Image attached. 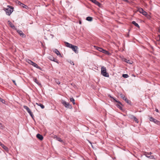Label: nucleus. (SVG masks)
Instances as JSON below:
<instances>
[{"label":"nucleus","mask_w":160,"mask_h":160,"mask_svg":"<svg viewBox=\"0 0 160 160\" xmlns=\"http://www.w3.org/2000/svg\"><path fill=\"white\" fill-rule=\"evenodd\" d=\"M132 23L135 26L137 27L138 28H139V25L135 21H133L132 22Z\"/></svg>","instance_id":"nucleus-21"},{"label":"nucleus","mask_w":160,"mask_h":160,"mask_svg":"<svg viewBox=\"0 0 160 160\" xmlns=\"http://www.w3.org/2000/svg\"><path fill=\"white\" fill-rule=\"evenodd\" d=\"M53 51L57 55H59L61 56V54L60 52L59 51L58 49H54Z\"/></svg>","instance_id":"nucleus-15"},{"label":"nucleus","mask_w":160,"mask_h":160,"mask_svg":"<svg viewBox=\"0 0 160 160\" xmlns=\"http://www.w3.org/2000/svg\"><path fill=\"white\" fill-rule=\"evenodd\" d=\"M72 50L74 51V52L76 53H77L78 52V48L77 46L73 45L72 46V47H71V48Z\"/></svg>","instance_id":"nucleus-6"},{"label":"nucleus","mask_w":160,"mask_h":160,"mask_svg":"<svg viewBox=\"0 0 160 160\" xmlns=\"http://www.w3.org/2000/svg\"><path fill=\"white\" fill-rule=\"evenodd\" d=\"M102 52L108 55H110L111 54L109 52L104 49Z\"/></svg>","instance_id":"nucleus-19"},{"label":"nucleus","mask_w":160,"mask_h":160,"mask_svg":"<svg viewBox=\"0 0 160 160\" xmlns=\"http://www.w3.org/2000/svg\"><path fill=\"white\" fill-rule=\"evenodd\" d=\"M26 61L27 62H28V63H29L30 64L32 65L33 67L37 68L38 69L40 70L41 69V68L38 66V65L36 63H34L31 60H29V59H28L26 60Z\"/></svg>","instance_id":"nucleus-3"},{"label":"nucleus","mask_w":160,"mask_h":160,"mask_svg":"<svg viewBox=\"0 0 160 160\" xmlns=\"http://www.w3.org/2000/svg\"><path fill=\"white\" fill-rule=\"evenodd\" d=\"M61 103L65 108L69 109L72 108V107L71 105L64 100H62Z\"/></svg>","instance_id":"nucleus-4"},{"label":"nucleus","mask_w":160,"mask_h":160,"mask_svg":"<svg viewBox=\"0 0 160 160\" xmlns=\"http://www.w3.org/2000/svg\"><path fill=\"white\" fill-rule=\"evenodd\" d=\"M132 118L133 119L135 122H136L138 123V119L134 116H132Z\"/></svg>","instance_id":"nucleus-22"},{"label":"nucleus","mask_w":160,"mask_h":160,"mask_svg":"<svg viewBox=\"0 0 160 160\" xmlns=\"http://www.w3.org/2000/svg\"><path fill=\"white\" fill-rule=\"evenodd\" d=\"M30 115L32 117V118L33 119V118H34V116H33V115L32 113V114H30Z\"/></svg>","instance_id":"nucleus-38"},{"label":"nucleus","mask_w":160,"mask_h":160,"mask_svg":"<svg viewBox=\"0 0 160 160\" xmlns=\"http://www.w3.org/2000/svg\"><path fill=\"white\" fill-rule=\"evenodd\" d=\"M152 154V153L151 152H148V155H151Z\"/></svg>","instance_id":"nucleus-46"},{"label":"nucleus","mask_w":160,"mask_h":160,"mask_svg":"<svg viewBox=\"0 0 160 160\" xmlns=\"http://www.w3.org/2000/svg\"><path fill=\"white\" fill-rule=\"evenodd\" d=\"M54 138H55L57 140L60 142H63V141L62 140L61 138L58 137L57 135H54L53 137Z\"/></svg>","instance_id":"nucleus-11"},{"label":"nucleus","mask_w":160,"mask_h":160,"mask_svg":"<svg viewBox=\"0 0 160 160\" xmlns=\"http://www.w3.org/2000/svg\"><path fill=\"white\" fill-rule=\"evenodd\" d=\"M94 47L97 50L100 52H102L103 50V49L102 48L96 46H94Z\"/></svg>","instance_id":"nucleus-13"},{"label":"nucleus","mask_w":160,"mask_h":160,"mask_svg":"<svg viewBox=\"0 0 160 160\" xmlns=\"http://www.w3.org/2000/svg\"><path fill=\"white\" fill-rule=\"evenodd\" d=\"M86 20L89 21H91L92 20V18L91 17H88L86 18Z\"/></svg>","instance_id":"nucleus-25"},{"label":"nucleus","mask_w":160,"mask_h":160,"mask_svg":"<svg viewBox=\"0 0 160 160\" xmlns=\"http://www.w3.org/2000/svg\"><path fill=\"white\" fill-rule=\"evenodd\" d=\"M148 158H150V159H155L153 155H151L149 156L148 157Z\"/></svg>","instance_id":"nucleus-34"},{"label":"nucleus","mask_w":160,"mask_h":160,"mask_svg":"<svg viewBox=\"0 0 160 160\" xmlns=\"http://www.w3.org/2000/svg\"><path fill=\"white\" fill-rule=\"evenodd\" d=\"M120 105H117V107L121 110H122V107Z\"/></svg>","instance_id":"nucleus-33"},{"label":"nucleus","mask_w":160,"mask_h":160,"mask_svg":"<svg viewBox=\"0 0 160 160\" xmlns=\"http://www.w3.org/2000/svg\"><path fill=\"white\" fill-rule=\"evenodd\" d=\"M37 138L40 140H43V138L42 135L38 133L36 135Z\"/></svg>","instance_id":"nucleus-10"},{"label":"nucleus","mask_w":160,"mask_h":160,"mask_svg":"<svg viewBox=\"0 0 160 160\" xmlns=\"http://www.w3.org/2000/svg\"><path fill=\"white\" fill-rule=\"evenodd\" d=\"M56 82L58 84H59L60 83V82L58 80L56 81Z\"/></svg>","instance_id":"nucleus-37"},{"label":"nucleus","mask_w":160,"mask_h":160,"mask_svg":"<svg viewBox=\"0 0 160 160\" xmlns=\"http://www.w3.org/2000/svg\"><path fill=\"white\" fill-rule=\"evenodd\" d=\"M29 115L32 114V112H31V111H30V112H28Z\"/></svg>","instance_id":"nucleus-47"},{"label":"nucleus","mask_w":160,"mask_h":160,"mask_svg":"<svg viewBox=\"0 0 160 160\" xmlns=\"http://www.w3.org/2000/svg\"><path fill=\"white\" fill-rule=\"evenodd\" d=\"M122 77L124 78H127L129 77V76L128 74H123L122 75Z\"/></svg>","instance_id":"nucleus-30"},{"label":"nucleus","mask_w":160,"mask_h":160,"mask_svg":"<svg viewBox=\"0 0 160 160\" xmlns=\"http://www.w3.org/2000/svg\"><path fill=\"white\" fill-rule=\"evenodd\" d=\"M122 1H124V2H129V1L128 0H122Z\"/></svg>","instance_id":"nucleus-39"},{"label":"nucleus","mask_w":160,"mask_h":160,"mask_svg":"<svg viewBox=\"0 0 160 160\" xmlns=\"http://www.w3.org/2000/svg\"><path fill=\"white\" fill-rule=\"evenodd\" d=\"M113 100L115 102H118V103L119 104H120V105H122V104L119 101H117L116 99V98H115L114 97H113L112 98Z\"/></svg>","instance_id":"nucleus-24"},{"label":"nucleus","mask_w":160,"mask_h":160,"mask_svg":"<svg viewBox=\"0 0 160 160\" xmlns=\"http://www.w3.org/2000/svg\"><path fill=\"white\" fill-rule=\"evenodd\" d=\"M154 122L155 123H156V124H158V123H159L160 122L158 121V120L155 119V121L154 122Z\"/></svg>","instance_id":"nucleus-35"},{"label":"nucleus","mask_w":160,"mask_h":160,"mask_svg":"<svg viewBox=\"0 0 160 160\" xmlns=\"http://www.w3.org/2000/svg\"><path fill=\"white\" fill-rule=\"evenodd\" d=\"M12 81L13 82L14 84L15 85H16V82H15V80H12Z\"/></svg>","instance_id":"nucleus-40"},{"label":"nucleus","mask_w":160,"mask_h":160,"mask_svg":"<svg viewBox=\"0 0 160 160\" xmlns=\"http://www.w3.org/2000/svg\"><path fill=\"white\" fill-rule=\"evenodd\" d=\"M8 22L10 27H11L12 29H15L16 30H17V29L15 28V26L13 25V24L11 22H10V21H8Z\"/></svg>","instance_id":"nucleus-9"},{"label":"nucleus","mask_w":160,"mask_h":160,"mask_svg":"<svg viewBox=\"0 0 160 160\" xmlns=\"http://www.w3.org/2000/svg\"><path fill=\"white\" fill-rule=\"evenodd\" d=\"M0 101H1L3 103H4V102H5V101L2 99Z\"/></svg>","instance_id":"nucleus-41"},{"label":"nucleus","mask_w":160,"mask_h":160,"mask_svg":"<svg viewBox=\"0 0 160 160\" xmlns=\"http://www.w3.org/2000/svg\"><path fill=\"white\" fill-rule=\"evenodd\" d=\"M23 107V108L27 110L28 112H30V111H31L29 108L28 106H24Z\"/></svg>","instance_id":"nucleus-17"},{"label":"nucleus","mask_w":160,"mask_h":160,"mask_svg":"<svg viewBox=\"0 0 160 160\" xmlns=\"http://www.w3.org/2000/svg\"><path fill=\"white\" fill-rule=\"evenodd\" d=\"M113 100L115 102H118V103L119 104H120V105H122V104L119 101H117L116 99V98H115L114 97H113L112 98Z\"/></svg>","instance_id":"nucleus-23"},{"label":"nucleus","mask_w":160,"mask_h":160,"mask_svg":"<svg viewBox=\"0 0 160 160\" xmlns=\"http://www.w3.org/2000/svg\"><path fill=\"white\" fill-rule=\"evenodd\" d=\"M48 58L50 60L55 62L58 64L59 63L58 60L54 58L52 56H49Z\"/></svg>","instance_id":"nucleus-7"},{"label":"nucleus","mask_w":160,"mask_h":160,"mask_svg":"<svg viewBox=\"0 0 160 160\" xmlns=\"http://www.w3.org/2000/svg\"><path fill=\"white\" fill-rule=\"evenodd\" d=\"M120 96H121V98L124 100L128 104H130L131 102L128 99H127L126 98L125 96L123 95L122 94H121L120 95Z\"/></svg>","instance_id":"nucleus-5"},{"label":"nucleus","mask_w":160,"mask_h":160,"mask_svg":"<svg viewBox=\"0 0 160 160\" xmlns=\"http://www.w3.org/2000/svg\"><path fill=\"white\" fill-rule=\"evenodd\" d=\"M33 81L39 86H41V83L39 82V81L37 80V79L36 78H34Z\"/></svg>","instance_id":"nucleus-18"},{"label":"nucleus","mask_w":160,"mask_h":160,"mask_svg":"<svg viewBox=\"0 0 160 160\" xmlns=\"http://www.w3.org/2000/svg\"><path fill=\"white\" fill-rule=\"evenodd\" d=\"M14 8L10 5H8L6 8H4L3 10L7 15L10 16L13 12Z\"/></svg>","instance_id":"nucleus-1"},{"label":"nucleus","mask_w":160,"mask_h":160,"mask_svg":"<svg viewBox=\"0 0 160 160\" xmlns=\"http://www.w3.org/2000/svg\"><path fill=\"white\" fill-rule=\"evenodd\" d=\"M20 3H21V2L19 1L18 3V4L19 5L21 6Z\"/></svg>","instance_id":"nucleus-48"},{"label":"nucleus","mask_w":160,"mask_h":160,"mask_svg":"<svg viewBox=\"0 0 160 160\" xmlns=\"http://www.w3.org/2000/svg\"><path fill=\"white\" fill-rule=\"evenodd\" d=\"M127 63L130 64H132V62L130 60H128L127 61Z\"/></svg>","instance_id":"nucleus-32"},{"label":"nucleus","mask_w":160,"mask_h":160,"mask_svg":"<svg viewBox=\"0 0 160 160\" xmlns=\"http://www.w3.org/2000/svg\"><path fill=\"white\" fill-rule=\"evenodd\" d=\"M155 110L156 112H159V111H158V109H157V108H156Z\"/></svg>","instance_id":"nucleus-44"},{"label":"nucleus","mask_w":160,"mask_h":160,"mask_svg":"<svg viewBox=\"0 0 160 160\" xmlns=\"http://www.w3.org/2000/svg\"><path fill=\"white\" fill-rule=\"evenodd\" d=\"M101 74L104 77H109V74L107 72L106 68L104 67H102L101 70Z\"/></svg>","instance_id":"nucleus-2"},{"label":"nucleus","mask_w":160,"mask_h":160,"mask_svg":"<svg viewBox=\"0 0 160 160\" xmlns=\"http://www.w3.org/2000/svg\"><path fill=\"white\" fill-rule=\"evenodd\" d=\"M70 100L71 102H72V103L73 104H75V100H74V98H70Z\"/></svg>","instance_id":"nucleus-28"},{"label":"nucleus","mask_w":160,"mask_h":160,"mask_svg":"<svg viewBox=\"0 0 160 160\" xmlns=\"http://www.w3.org/2000/svg\"><path fill=\"white\" fill-rule=\"evenodd\" d=\"M138 11L140 13H142L144 10L142 8H139L138 9Z\"/></svg>","instance_id":"nucleus-27"},{"label":"nucleus","mask_w":160,"mask_h":160,"mask_svg":"<svg viewBox=\"0 0 160 160\" xmlns=\"http://www.w3.org/2000/svg\"><path fill=\"white\" fill-rule=\"evenodd\" d=\"M128 60H127L126 59V58H124V60H123V61H124V62H127V61H128Z\"/></svg>","instance_id":"nucleus-43"},{"label":"nucleus","mask_w":160,"mask_h":160,"mask_svg":"<svg viewBox=\"0 0 160 160\" xmlns=\"http://www.w3.org/2000/svg\"><path fill=\"white\" fill-rule=\"evenodd\" d=\"M90 143L91 144V142H90Z\"/></svg>","instance_id":"nucleus-51"},{"label":"nucleus","mask_w":160,"mask_h":160,"mask_svg":"<svg viewBox=\"0 0 160 160\" xmlns=\"http://www.w3.org/2000/svg\"><path fill=\"white\" fill-rule=\"evenodd\" d=\"M159 38L158 39V40H159L160 39V36H159Z\"/></svg>","instance_id":"nucleus-50"},{"label":"nucleus","mask_w":160,"mask_h":160,"mask_svg":"<svg viewBox=\"0 0 160 160\" xmlns=\"http://www.w3.org/2000/svg\"><path fill=\"white\" fill-rule=\"evenodd\" d=\"M142 14L144 16L147 17L148 18L150 17V16L149 15H148L147 12H146V11H144V10L142 12Z\"/></svg>","instance_id":"nucleus-16"},{"label":"nucleus","mask_w":160,"mask_h":160,"mask_svg":"<svg viewBox=\"0 0 160 160\" xmlns=\"http://www.w3.org/2000/svg\"><path fill=\"white\" fill-rule=\"evenodd\" d=\"M155 119L154 118H153L151 117L150 118H149V120L151 121V122H154L155 121Z\"/></svg>","instance_id":"nucleus-31"},{"label":"nucleus","mask_w":160,"mask_h":160,"mask_svg":"<svg viewBox=\"0 0 160 160\" xmlns=\"http://www.w3.org/2000/svg\"><path fill=\"white\" fill-rule=\"evenodd\" d=\"M20 4L21 6L24 8L27 9L28 8V6L27 5H25L23 3H20Z\"/></svg>","instance_id":"nucleus-26"},{"label":"nucleus","mask_w":160,"mask_h":160,"mask_svg":"<svg viewBox=\"0 0 160 160\" xmlns=\"http://www.w3.org/2000/svg\"><path fill=\"white\" fill-rule=\"evenodd\" d=\"M64 43L65 44V46L66 47L69 48H71V47H72V46H73V45H72V44H70L68 42H65Z\"/></svg>","instance_id":"nucleus-12"},{"label":"nucleus","mask_w":160,"mask_h":160,"mask_svg":"<svg viewBox=\"0 0 160 160\" xmlns=\"http://www.w3.org/2000/svg\"><path fill=\"white\" fill-rule=\"evenodd\" d=\"M36 104L38 106H40L42 109H43L45 108L44 106L41 103H36Z\"/></svg>","instance_id":"nucleus-20"},{"label":"nucleus","mask_w":160,"mask_h":160,"mask_svg":"<svg viewBox=\"0 0 160 160\" xmlns=\"http://www.w3.org/2000/svg\"><path fill=\"white\" fill-rule=\"evenodd\" d=\"M16 30L18 33L22 37H24L25 36L24 34L22 32L21 30H20L17 29Z\"/></svg>","instance_id":"nucleus-8"},{"label":"nucleus","mask_w":160,"mask_h":160,"mask_svg":"<svg viewBox=\"0 0 160 160\" xmlns=\"http://www.w3.org/2000/svg\"><path fill=\"white\" fill-rule=\"evenodd\" d=\"M144 155H145V156H146L147 157V158H148V157H149V156H150L149 155H148V152H147V153H145V154H144Z\"/></svg>","instance_id":"nucleus-36"},{"label":"nucleus","mask_w":160,"mask_h":160,"mask_svg":"<svg viewBox=\"0 0 160 160\" xmlns=\"http://www.w3.org/2000/svg\"><path fill=\"white\" fill-rule=\"evenodd\" d=\"M108 97H110L111 98H113V97H112V96L110 95H108Z\"/></svg>","instance_id":"nucleus-42"},{"label":"nucleus","mask_w":160,"mask_h":160,"mask_svg":"<svg viewBox=\"0 0 160 160\" xmlns=\"http://www.w3.org/2000/svg\"><path fill=\"white\" fill-rule=\"evenodd\" d=\"M70 63L71 64H72L73 65H74V62H71Z\"/></svg>","instance_id":"nucleus-45"},{"label":"nucleus","mask_w":160,"mask_h":160,"mask_svg":"<svg viewBox=\"0 0 160 160\" xmlns=\"http://www.w3.org/2000/svg\"><path fill=\"white\" fill-rule=\"evenodd\" d=\"M79 24H81V23H82L81 22V21H79Z\"/></svg>","instance_id":"nucleus-49"},{"label":"nucleus","mask_w":160,"mask_h":160,"mask_svg":"<svg viewBox=\"0 0 160 160\" xmlns=\"http://www.w3.org/2000/svg\"><path fill=\"white\" fill-rule=\"evenodd\" d=\"M0 145L5 150L7 151L8 150V148L6 146H5L1 142H0Z\"/></svg>","instance_id":"nucleus-14"},{"label":"nucleus","mask_w":160,"mask_h":160,"mask_svg":"<svg viewBox=\"0 0 160 160\" xmlns=\"http://www.w3.org/2000/svg\"><path fill=\"white\" fill-rule=\"evenodd\" d=\"M5 128V126L2 124L0 123V129H3Z\"/></svg>","instance_id":"nucleus-29"}]
</instances>
